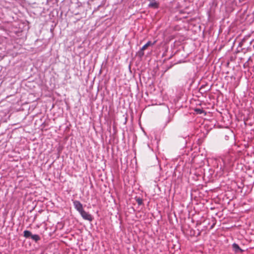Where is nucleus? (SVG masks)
<instances>
[{
    "label": "nucleus",
    "mask_w": 254,
    "mask_h": 254,
    "mask_svg": "<svg viewBox=\"0 0 254 254\" xmlns=\"http://www.w3.org/2000/svg\"><path fill=\"white\" fill-rule=\"evenodd\" d=\"M73 204L75 209L80 213L84 209L81 203L78 200H74Z\"/></svg>",
    "instance_id": "nucleus-1"
},
{
    "label": "nucleus",
    "mask_w": 254,
    "mask_h": 254,
    "mask_svg": "<svg viewBox=\"0 0 254 254\" xmlns=\"http://www.w3.org/2000/svg\"><path fill=\"white\" fill-rule=\"evenodd\" d=\"M80 214L84 220H86L89 221H91L93 220L92 216L89 213L86 212L84 210L81 212Z\"/></svg>",
    "instance_id": "nucleus-2"
},
{
    "label": "nucleus",
    "mask_w": 254,
    "mask_h": 254,
    "mask_svg": "<svg viewBox=\"0 0 254 254\" xmlns=\"http://www.w3.org/2000/svg\"><path fill=\"white\" fill-rule=\"evenodd\" d=\"M232 248H233V251L236 253H238L239 252H243V250H242L240 248V247L239 246V245L238 244H237L236 243H234L233 245H232Z\"/></svg>",
    "instance_id": "nucleus-3"
},
{
    "label": "nucleus",
    "mask_w": 254,
    "mask_h": 254,
    "mask_svg": "<svg viewBox=\"0 0 254 254\" xmlns=\"http://www.w3.org/2000/svg\"><path fill=\"white\" fill-rule=\"evenodd\" d=\"M155 42L152 43L151 41H148L141 48V51H143L145 50L148 46H153L155 44Z\"/></svg>",
    "instance_id": "nucleus-4"
},
{
    "label": "nucleus",
    "mask_w": 254,
    "mask_h": 254,
    "mask_svg": "<svg viewBox=\"0 0 254 254\" xmlns=\"http://www.w3.org/2000/svg\"><path fill=\"white\" fill-rule=\"evenodd\" d=\"M23 236L24 237H25L26 238H28L30 237H31V238L32 237V233H31V232H30L29 231H28V230H25L24 232H23Z\"/></svg>",
    "instance_id": "nucleus-5"
},
{
    "label": "nucleus",
    "mask_w": 254,
    "mask_h": 254,
    "mask_svg": "<svg viewBox=\"0 0 254 254\" xmlns=\"http://www.w3.org/2000/svg\"><path fill=\"white\" fill-rule=\"evenodd\" d=\"M31 239L35 242H37L40 240V237L37 234L32 235Z\"/></svg>",
    "instance_id": "nucleus-6"
},
{
    "label": "nucleus",
    "mask_w": 254,
    "mask_h": 254,
    "mask_svg": "<svg viewBox=\"0 0 254 254\" xmlns=\"http://www.w3.org/2000/svg\"><path fill=\"white\" fill-rule=\"evenodd\" d=\"M139 54L140 56H142L144 55L143 51H141V50L139 51Z\"/></svg>",
    "instance_id": "nucleus-7"
},
{
    "label": "nucleus",
    "mask_w": 254,
    "mask_h": 254,
    "mask_svg": "<svg viewBox=\"0 0 254 254\" xmlns=\"http://www.w3.org/2000/svg\"><path fill=\"white\" fill-rule=\"evenodd\" d=\"M137 202L138 204H141L142 203V200L140 199H138L137 200Z\"/></svg>",
    "instance_id": "nucleus-8"
},
{
    "label": "nucleus",
    "mask_w": 254,
    "mask_h": 254,
    "mask_svg": "<svg viewBox=\"0 0 254 254\" xmlns=\"http://www.w3.org/2000/svg\"><path fill=\"white\" fill-rule=\"evenodd\" d=\"M196 111L197 112V113H198L199 114H201L202 112V111L200 109H197V110H196Z\"/></svg>",
    "instance_id": "nucleus-9"
}]
</instances>
